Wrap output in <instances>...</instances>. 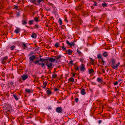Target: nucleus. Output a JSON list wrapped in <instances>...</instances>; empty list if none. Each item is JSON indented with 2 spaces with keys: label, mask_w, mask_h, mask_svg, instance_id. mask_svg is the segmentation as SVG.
Here are the masks:
<instances>
[{
  "label": "nucleus",
  "mask_w": 125,
  "mask_h": 125,
  "mask_svg": "<svg viewBox=\"0 0 125 125\" xmlns=\"http://www.w3.org/2000/svg\"><path fill=\"white\" fill-rule=\"evenodd\" d=\"M13 96L14 97L16 100H18L19 98L17 97V96L15 94H13Z\"/></svg>",
  "instance_id": "obj_31"
},
{
  "label": "nucleus",
  "mask_w": 125,
  "mask_h": 125,
  "mask_svg": "<svg viewBox=\"0 0 125 125\" xmlns=\"http://www.w3.org/2000/svg\"><path fill=\"white\" fill-rule=\"evenodd\" d=\"M22 45L23 46V48L24 49H26L27 48V46L26 45L25 43L23 42L22 43Z\"/></svg>",
  "instance_id": "obj_14"
},
{
  "label": "nucleus",
  "mask_w": 125,
  "mask_h": 125,
  "mask_svg": "<svg viewBox=\"0 0 125 125\" xmlns=\"http://www.w3.org/2000/svg\"><path fill=\"white\" fill-rule=\"evenodd\" d=\"M39 62L41 61V62H43L45 61H48L47 58L46 59H44L43 58H40V60H39Z\"/></svg>",
  "instance_id": "obj_13"
},
{
  "label": "nucleus",
  "mask_w": 125,
  "mask_h": 125,
  "mask_svg": "<svg viewBox=\"0 0 125 125\" xmlns=\"http://www.w3.org/2000/svg\"><path fill=\"white\" fill-rule=\"evenodd\" d=\"M102 122V121L101 120H99L98 121V123L99 124H100L101 122Z\"/></svg>",
  "instance_id": "obj_54"
},
{
  "label": "nucleus",
  "mask_w": 125,
  "mask_h": 125,
  "mask_svg": "<svg viewBox=\"0 0 125 125\" xmlns=\"http://www.w3.org/2000/svg\"><path fill=\"white\" fill-rule=\"evenodd\" d=\"M69 81L70 82H74V79L73 77H71L69 79Z\"/></svg>",
  "instance_id": "obj_23"
},
{
  "label": "nucleus",
  "mask_w": 125,
  "mask_h": 125,
  "mask_svg": "<svg viewBox=\"0 0 125 125\" xmlns=\"http://www.w3.org/2000/svg\"><path fill=\"white\" fill-rule=\"evenodd\" d=\"M34 27V28L38 29V26L36 24L35 25Z\"/></svg>",
  "instance_id": "obj_41"
},
{
  "label": "nucleus",
  "mask_w": 125,
  "mask_h": 125,
  "mask_svg": "<svg viewBox=\"0 0 125 125\" xmlns=\"http://www.w3.org/2000/svg\"><path fill=\"white\" fill-rule=\"evenodd\" d=\"M30 116H29L31 118L33 116V115L31 114H30Z\"/></svg>",
  "instance_id": "obj_53"
},
{
  "label": "nucleus",
  "mask_w": 125,
  "mask_h": 125,
  "mask_svg": "<svg viewBox=\"0 0 125 125\" xmlns=\"http://www.w3.org/2000/svg\"><path fill=\"white\" fill-rule=\"evenodd\" d=\"M103 55L104 57H106L108 56V54L106 52H104L103 54Z\"/></svg>",
  "instance_id": "obj_26"
},
{
  "label": "nucleus",
  "mask_w": 125,
  "mask_h": 125,
  "mask_svg": "<svg viewBox=\"0 0 125 125\" xmlns=\"http://www.w3.org/2000/svg\"><path fill=\"white\" fill-rule=\"evenodd\" d=\"M58 90V88H55V89H54V91H57V90Z\"/></svg>",
  "instance_id": "obj_57"
},
{
  "label": "nucleus",
  "mask_w": 125,
  "mask_h": 125,
  "mask_svg": "<svg viewBox=\"0 0 125 125\" xmlns=\"http://www.w3.org/2000/svg\"><path fill=\"white\" fill-rule=\"evenodd\" d=\"M48 95H50L52 94V92L51 91L49 90H48L46 91Z\"/></svg>",
  "instance_id": "obj_19"
},
{
  "label": "nucleus",
  "mask_w": 125,
  "mask_h": 125,
  "mask_svg": "<svg viewBox=\"0 0 125 125\" xmlns=\"http://www.w3.org/2000/svg\"><path fill=\"white\" fill-rule=\"evenodd\" d=\"M10 111V110H8L7 111V112H9Z\"/></svg>",
  "instance_id": "obj_63"
},
{
  "label": "nucleus",
  "mask_w": 125,
  "mask_h": 125,
  "mask_svg": "<svg viewBox=\"0 0 125 125\" xmlns=\"http://www.w3.org/2000/svg\"><path fill=\"white\" fill-rule=\"evenodd\" d=\"M93 5L95 6H97V3L96 1L94 2V4H93Z\"/></svg>",
  "instance_id": "obj_44"
},
{
  "label": "nucleus",
  "mask_w": 125,
  "mask_h": 125,
  "mask_svg": "<svg viewBox=\"0 0 125 125\" xmlns=\"http://www.w3.org/2000/svg\"><path fill=\"white\" fill-rule=\"evenodd\" d=\"M52 6L53 5V4H50Z\"/></svg>",
  "instance_id": "obj_64"
},
{
  "label": "nucleus",
  "mask_w": 125,
  "mask_h": 125,
  "mask_svg": "<svg viewBox=\"0 0 125 125\" xmlns=\"http://www.w3.org/2000/svg\"><path fill=\"white\" fill-rule=\"evenodd\" d=\"M38 17H36L34 18V20L36 22H38Z\"/></svg>",
  "instance_id": "obj_40"
},
{
  "label": "nucleus",
  "mask_w": 125,
  "mask_h": 125,
  "mask_svg": "<svg viewBox=\"0 0 125 125\" xmlns=\"http://www.w3.org/2000/svg\"><path fill=\"white\" fill-rule=\"evenodd\" d=\"M102 72H103V73H105V71H104V69H102Z\"/></svg>",
  "instance_id": "obj_58"
},
{
  "label": "nucleus",
  "mask_w": 125,
  "mask_h": 125,
  "mask_svg": "<svg viewBox=\"0 0 125 125\" xmlns=\"http://www.w3.org/2000/svg\"><path fill=\"white\" fill-rule=\"evenodd\" d=\"M92 84L93 85H96V83H95V82H92Z\"/></svg>",
  "instance_id": "obj_55"
},
{
  "label": "nucleus",
  "mask_w": 125,
  "mask_h": 125,
  "mask_svg": "<svg viewBox=\"0 0 125 125\" xmlns=\"http://www.w3.org/2000/svg\"><path fill=\"white\" fill-rule=\"evenodd\" d=\"M62 108L61 107H58L55 109L56 111L59 113H62Z\"/></svg>",
  "instance_id": "obj_4"
},
{
  "label": "nucleus",
  "mask_w": 125,
  "mask_h": 125,
  "mask_svg": "<svg viewBox=\"0 0 125 125\" xmlns=\"http://www.w3.org/2000/svg\"><path fill=\"white\" fill-rule=\"evenodd\" d=\"M99 62H101V64L102 65H104V62L103 58H101V59H100L99 61Z\"/></svg>",
  "instance_id": "obj_17"
},
{
  "label": "nucleus",
  "mask_w": 125,
  "mask_h": 125,
  "mask_svg": "<svg viewBox=\"0 0 125 125\" xmlns=\"http://www.w3.org/2000/svg\"><path fill=\"white\" fill-rule=\"evenodd\" d=\"M123 80L121 79H119L118 80V82H120L122 81Z\"/></svg>",
  "instance_id": "obj_56"
},
{
  "label": "nucleus",
  "mask_w": 125,
  "mask_h": 125,
  "mask_svg": "<svg viewBox=\"0 0 125 125\" xmlns=\"http://www.w3.org/2000/svg\"><path fill=\"white\" fill-rule=\"evenodd\" d=\"M35 56L34 55H33L32 56L30 57L29 58V59L30 60V62H31L35 60Z\"/></svg>",
  "instance_id": "obj_8"
},
{
  "label": "nucleus",
  "mask_w": 125,
  "mask_h": 125,
  "mask_svg": "<svg viewBox=\"0 0 125 125\" xmlns=\"http://www.w3.org/2000/svg\"><path fill=\"white\" fill-rule=\"evenodd\" d=\"M97 81L98 82L101 83H102L103 82L102 80V78L100 77L98 78L97 79Z\"/></svg>",
  "instance_id": "obj_11"
},
{
  "label": "nucleus",
  "mask_w": 125,
  "mask_h": 125,
  "mask_svg": "<svg viewBox=\"0 0 125 125\" xmlns=\"http://www.w3.org/2000/svg\"><path fill=\"white\" fill-rule=\"evenodd\" d=\"M97 57L99 59H101V58H102V57L101 55V54H99L97 55Z\"/></svg>",
  "instance_id": "obj_35"
},
{
  "label": "nucleus",
  "mask_w": 125,
  "mask_h": 125,
  "mask_svg": "<svg viewBox=\"0 0 125 125\" xmlns=\"http://www.w3.org/2000/svg\"><path fill=\"white\" fill-rule=\"evenodd\" d=\"M70 64H73V61L72 60H71L70 61Z\"/></svg>",
  "instance_id": "obj_51"
},
{
  "label": "nucleus",
  "mask_w": 125,
  "mask_h": 125,
  "mask_svg": "<svg viewBox=\"0 0 125 125\" xmlns=\"http://www.w3.org/2000/svg\"><path fill=\"white\" fill-rule=\"evenodd\" d=\"M14 9H16L17 10L18 9V6L16 5H14Z\"/></svg>",
  "instance_id": "obj_48"
},
{
  "label": "nucleus",
  "mask_w": 125,
  "mask_h": 125,
  "mask_svg": "<svg viewBox=\"0 0 125 125\" xmlns=\"http://www.w3.org/2000/svg\"><path fill=\"white\" fill-rule=\"evenodd\" d=\"M37 64L38 65H41V66L42 68L44 67V66L45 65V63H37Z\"/></svg>",
  "instance_id": "obj_20"
},
{
  "label": "nucleus",
  "mask_w": 125,
  "mask_h": 125,
  "mask_svg": "<svg viewBox=\"0 0 125 125\" xmlns=\"http://www.w3.org/2000/svg\"><path fill=\"white\" fill-rule=\"evenodd\" d=\"M33 54V52H31L29 54V55L30 56L31 55Z\"/></svg>",
  "instance_id": "obj_50"
},
{
  "label": "nucleus",
  "mask_w": 125,
  "mask_h": 125,
  "mask_svg": "<svg viewBox=\"0 0 125 125\" xmlns=\"http://www.w3.org/2000/svg\"><path fill=\"white\" fill-rule=\"evenodd\" d=\"M2 76H3L4 77L5 76V75L3 73H2Z\"/></svg>",
  "instance_id": "obj_59"
},
{
  "label": "nucleus",
  "mask_w": 125,
  "mask_h": 125,
  "mask_svg": "<svg viewBox=\"0 0 125 125\" xmlns=\"http://www.w3.org/2000/svg\"><path fill=\"white\" fill-rule=\"evenodd\" d=\"M44 9L47 11H49L50 10V8H49L47 6H45L44 7Z\"/></svg>",
  "instance_id": "obj_22"
},
{
  "label": "nucleus",
  "mask_w": 125,
  "mask_h": 125,
  "mask_svg": "<svg viewBox=\"0 0 125 125\" xmlns=\"http://www.w3.org/2000/svg\"><path fill=\"white\" fill-rule=\"evenodd\" d=\"M74 69L76 71H77V70H79L78 67H74Z\"/></svg>",
  "instance_id": "obj_43"
},
{
  "label": "nucleus",
  "mask_w": 125,
  "mask_h": 125,
  "mask_svg": "<svg viewBox=\"0 0 125 125\" xmlns=\"http://www.w3.org/2000/svg\"><path fill=\"white\" fill-rule=\"evenodd\" d=\"M95 30L96 31V30H97V29H94V30H93V31H95Z\"/></svg>",
  "instance_id": "obj_62"
},
{
  "label": "nucleus",
  "mask_w": 125,
  "mask_h": 125,
  "mask_svg": "<svg viewBox=\"0 0 125 125\" xmlns=\"http://www.w3.org/2000/svg\"><path fill=\"white\" fill-rule=\"evenodd\" d=\"M66 53H67V52L68 53L69 55H71L72 54V51H71L70 49H69L68 50L66 51Z\"/></svg>",
  "instance_id": "obj_16"
},
{
  "label": "nucleus",
  "mask_w": 125,
  "mask_h": 125,
  "mask_svg": "<svg viewBox=\"0 0 125 125\" xmlns=\"http://www.w3.org/2000/svg\"><path fill=\"white\" fill-rule=\"evenodd\" d=\"M47 83L46 82H44L43 83V86H42L43 88H44L46 87V86L47 84Z\"/></svg>",
  "instance_id": "obj_29"
},
{
  "label": "nucleus",
  "mask_w": 125,
  "mask_h": 125,
  "mask_svg": "<svg viewBox=\"0 0 125 125\" xmlns=\"http://www.w3.org/2000/svg\"><path fill=\"white\" fill-rule=\"evenodd\" d=\"M72 74H73V73H72ZM75 76V73L73 74V77H74V76Z\"/></svg>",
  "instance_id": "obj_60"
},
{
  "label": "nucleus",
  "mask_w": 125,
  "mask_h": 125,
  "mask_svg": "<svg viewBox=\"0 0 125 125\" xmlns=\"http://www.w3.org/2000/svg\"><path fill=\"white\" fill-rule=\"evenodd\" d=\"M39 60H38V61H34V63L35 64H37V63H39Z\"/></svg>",
  "instance_id": "obj_42"
},
{
  "label": "nucleus",
  "mask_w": 125,
  "mask_h": 125,
  "mask_svg": "<svg viewBox=\"0 0 125 125\" xmlns=\"http://www.w3.org/2000/svg\"><path fill=\"white\" fill-rule=\"evenodd\" d=\"M21 77L22 80L24 81L27 78L28 76L27 75H25L21 76Z\"/></svg>",
  "instance_id": "obj_10"
},
{
  "label": "nucleus",
  "mask_w": 125,
  "mask_h": 125,
  "mask_svg": "<svg viewBox=\"0 0 125 125\" xmlns=\"http://www.w3.org/2000/svg\"><path fill=\"white\" fill-rule=\"evenodd\" d=\"M66 43L67 44L71 46H73L75 45V44L73 42H71L70 43L67 40H66Z\"/></svg>",
  "instance_id": "obj_5"
},
{
  "label": "nucleus",
  "mask_w": 125,
  "mask_h": 125,
  "mask_svg": "<svg viewBox=\"0 0 125 125\" xmlns=\"http://www.w3.org/2000/svg\"><path fill=\"white\" fill-rule=\"evenodd\" d=\"M25 91L26 92H27L28 93H30L31 92V90L30 89H26Z\"/></svg>",
  "instance_id": "obj_28"
},
{
  "label": "nucleus",
  "mask_w": 125,
  "mask_h": 125,
  "mask_svg": "<svg viewBox=\"0 0 125 125\" xmlns=\"http://www.w3.org/2000/svg\"><path fill=\"white\" fill-rule=\"evenodd\" d=\"M44 0H37L35 5H40V3L42 1H43Z\"/></svg>",
  "instance_id": "obj_9"
},
{
  "label": "nucleus",
  "mask_w": 125,
  "mask_h": 125,
  "mask_svg": "<svg viewBox=\"0 0 125 125\" xmlns=\"http://www.w3.org/2000/svg\"><path fill=\"white\" fill-rule=\"evenodd\" d=\"M35 101V99H32V101H33V102H34V101Z\"/></svg>",
  "instance_id": "obj_61"
},
{
  "label": "nucleus",
  "mask_w": 125,
  "mask_h": 125,
  "mask_svg": "<svg viewBox=\"0 0 125 125\" xmlns=\"http://www.w3.org/2000/svg\"><path fill=\"white\" fill-rule=\"evenodd\" d=\"M33 20H30L29 22V24L30 25H31L33 24Z\"/></svg>",
  "instance_id": "obj_30"
},
{
  "label": "nucleus",
  "mask_w": 125,
  "mask_h": 125,
  "mask_svg": "<svg viewBox=\"0 0 125 125\" xmlns=\"http://www.w3.org/2000/svg\"><path fill=\"white\" fill-rule=\"evenodd\" d=\"M30 1L31 2L34 3L35 5L36 0H30Z\"/></svg>",
  "instance_id": "obj_32"
},
{
  "label": "nucleus",
  "mask_w": 125,
  "mask_h": 125,
  "mask_svg": "<svg viewBox=\"0 0 125 125\" xmlns=\"http://www.w3.org/2000/svg\"><path fill=\"white\" fill-rule=\"evenodd\" d=\"M47 61L51 62H54L56 60L55 59L50 57H48L47 58Z\"/></svg>",
  "instance_id": "obj_7"
},
{
  "label": "nucleus",
  "mask_w": 125,
  "mask_h": 125,
  "mask_svg": "<svg viewBox=\"0 0 125 125\" xmlns=\"http://www.w3.org/2000/svg\"><path fill=\"white\" fill-rule=\"evenodd\" d=\"M59 24L60 25H61L62 24V20L61 19H59Z\"/></svg>",
  "instance_id": "obj_38"
},
{
  "label": "nucleus",
  "mask_w": 125,
  "mask_h": 125,
  "mask_svg": "<svg viewBox=\"0 0 125 125\" xmlns=\"http://www.w3.org/2000/svg\"><path fill=\"white\" fill-rule=\"evenodd\" d=\"M85 70V65L83 64H81L80 66V70L81 71H84Z\"/></svg>",
  "instance_id": "obj_6"
},
{
  "label": "nucleus",
  "mask_w": 125,
  "mask_h": 125,
  "mask_svg": "<svg viewBox=\"0 0 125 125\" xmlns=\"http://www.w3.org/2000/svg\"><path fill=\"white\" fill-rule=\"evenodd\" d=\"M77 53L79 55H80L81 54H82V52H81L79 51L78 50V49H77Z\"/></svg>",
  "instance_id": "obj_34"
},
{
  "label": "nucleus",
  "mask_w": 125,
  "mask_h": 125,
  "mask_svg": "<svg viewBox=\"0 0 125 125\" xmlns=\"http://www.w3.org/2000/svg\"><path fill=\"white\" fill-rule=\"evenodd\" d=\"M20 29L19 28H17L16 29L15 31V32L17 34H18L20 32Z\"/></svg>",
  "instance_id": "obj_18"
},
{
  "label": "nucleus",
  "mask_w": 125,
  "mask_h": 125,
  "mask_svg": "<svg viewBox=\"0 0 125 125\" xmlns=\"http://www.w3.org/2000/svg\"><path fill=\"white\" fill-rule=\"evenodd\" d=\"M81 93L82 94L84 95L86 94L85 90L84 89H82L81 91Z\"/></svg>",
  "instance_id": "obj_15"
},
{
  "label": "nucleus",
  "mask_w": 125,
  "mask_h": 125,
  "mask_svg": "<svg viewBox=\"0 0 125 125\" xmlns=\"http://www.w3.org/2000/svg\"><path fill=\"white\" fill-rule=\"evenodd\" d=\"M8 58V57L7 56L2 58L1 59V62L3 64H6V61Z\"/></svg>",
  "instance_id": "obj_3"
},
{
  "label": "nucleus",
  "mask_w": 125,
  "mask_h": 125,
  "mask_svg": "<svg viewBox=\"0 0 125 125\" xmlns=\"http://www.w3.org/2000/svg\"><path fill=\"white\" fill-rule=\"evenodd\" d=\"M46 65L48 67V69L51 70L54 66V64L52 62L48 61L45 62Z\"/></svg>",
  "instance_id": "obj_2"
},
{
  "label": "nucleus",
  "mask_w": 125,
  "mask_h": 125,
  "mask_svg": "<svg viewBox=\"0 0 125 125\" xmlns=\"http://www.w3.org/2000/svg\"><path fill=\"white\" fill-rule=\"evenodd\" d=\"M57 75L56 74H54L52 76V77L53 78H56L57 77Z\"/></svg>",
  "instance_id": "obj_37"
},
{
  "label": "nucleus",
  "mask_w": 125,
  "mask_h": 125,
  "mask_svg": "<svg viewBox=\"0 0 125 125\" xmlns=\"http://www.w3.org/2000/svg\"><path fill=\"white\" fill-rule=\"evenodd\" d=\"M9 84L11 85H12L13 84V83L12 81H11L10 82Z\"/></svg>",
  "instance_id": "obj_45"
},
{
  "label": "nucleus",
  "mask_w": 125,
  "mask_h": 125,
  "mask_svg": "<svg viewBox=\"0 0 125 125\" xmlns=\"http://www.w3.org/2000/svg\"><path fill=\"white\" fill-rule=\"evenodd\" d=\"M94 72V70L93 69H89V72L90 74H91L92 73H93V72Z\"/></svg>",
  "instance_id": "obj_24"
},
{
  "label": "nucleus",
  "mask_w": 125,
  "mask_h": 125,
  "mask_svg": "<svg viewBox=\"0 0 125 125\" xmlns=\"http://www.w3.org/2000/svg\"><path fill=\"white\" fill-rule=\"evenodd\" d=\"M102 5L103 7H106L107 6V4L106 3H102Z\"/></svg>",
  "instance_id": "obj_33"
},
{
  "label": "nucleus",
  "mask_w": 125,
  "mask_h": 125,
  "mask_svg": "<svg viewBox=\"0 0 125 125\" xmlns=\"http://www.w3.org/2000/svg\"><path fill=\"white\" fill-rule=\"evenodd\" d=\"M89 59L91 60V61L92 62H93L94 61V60L92 58H90Z\"/></svg>",
  "instance_id": "obj_47"
},
{
  "label": "nucleus",
  "mask_w": 125,
  "mask_h": 125,
  "mask_svg": "<svg viewBox=\"0 0 125 125\" xmlns=\"http://www.w3.org/2000/svg\"><path fill=\"white\" fill-rule=\"evenodd\" d=\"M115 60L114 58H112L111 59V62L112 63L111 66L112 67V68L114 69H115L119 65L120 63L119 62L116 64L115 65Z\"/></svg>",
  "instance_id": "obj_1"
},
{
  "label": "nucleus",
  "mask_w": 125,
  "mask_h": 125,
  "mask_svg": "<svg viewBox=\"0 0 125 125\" xmlns=\"http://www.w3.org/2000/svg\"><path fill=\"white\" fill-rule=\"evenodd\" d=\"M22 24L23 25H25L27 23V22L25 20H23L22 21Z\"/></svg>",
  "instance_id": "obj_25"
},
{
  "label": "nucleus",
  "mask_w": 125,
  "mask_h": 125,
  "mask_svg": "<svg viewBox=\"0 0 125 125\" xmlns=\"http://www.w3.org/2000/svg\"><path fill=\"white\" fill-rule=\"evenodd\" d=\"M37 36V35L36 34L33 32L32 33V35L31 36V37L33 38H36Z\"/></svg>",
  "instance_id": "obj_12"
},
{
  "label": "nucleus",
  "mask_w": 125,
  "mask_h": 125,
  "mask_svg": "<svg viewBox=\"0 0 125 125\" xmlns=\"http://www.w3.org/2000/svg\"><path fill=\"white\" fill-rule=\"evenodd\" d=\"M79 99L78 98H76L75 99V101L76 103L78 101Z\"/></svg>",
  "instance_id": "obj_46"
},
{
  "label": "nucleus",
  "mask_w": 125,
  "mask_h": 125,
  "mask_svg": "<svg viewBox=\"0 0 125 125\" xmlns=\"http://www.w3.org/2000/svg\"><path fill=\"white\" fill-rule=\"evenodd\" d=\"M15 47V46L14 45H13L10 47V49L12 50H13Z\"/></svg>",
  "instance_id": "obj_39"
},
{
  "label": "nucleus",
  "mask_w": 125,
  "mask_h": 125,
  "mask_svg": "<svg viewBox=\"0 0 125 125\" xmlns=\"http://www.w3.org/2000/svg\"><path fill=\"white\" fill-rule=\"evenodd\" d=\"M61 56L60 55H59L56 56H54V57H55L56 59L58 60L60 58H61Z\"/></svg>",
  "instance_id": "obj_21"
},
{
  "label": "nucleus",
  "mask_w": 125,
  "mask_h": 125,
  "mask_svg": "<svg viewBox=\"0 0 125 125\" xmlns=\"http://www.w3.org/2000/svg\"><path fill=\"white\" fill-rule=\"evenodd\" d=\"M118 82H116L115 83H114V85H116L117 84H118Z\"/></svg>",
  "instance_id": "obj_49"
},
{
  "label": "nucleus",
  "mask_w": 125,
  "mask_h": 125,
  "mask_svg": "<svg viewBox=\"0 0 125 125\" xmlns=\"http://www.w3.org/2000/svg\"><path fill=\"white\" fill-rule=\"evenodd\" d=\"M63 45V46L62 47V49L63 51H65L66 49V47H64V44L63 43L62 44Z\"/></svg>",
  "instance_id": "obj_27"
},
{
  "label": "nucleus",
  "mask_w": 125,
  "mask_h": 125,
  "mask_svg": "<svg viewBox=\"0 0 125 125\" xmlns=\"http://www.w3.org/2000/svg\"><path fill=\"white\" fill-rule=\"evenodd\" d=\"M55 47L56 48H57L59 46L58 43H56L54 45Z\"/></svg>",
  "instance_id": "obj_36"
},
{
  "label": "nucleus",
  "mask_w": 125,
  "mask_h": 125,
  "mask_svg": "<svg viewBox=\"0 0 125 125\" xmlns=\"http://www.w3.org/2000/svg\"><path fill=\"white\" fill-rule=\"evenodd\" d=\"M64 20L66 22H68V20L66 18L65 19H64Z\"/></svg>",
  "instance_id": "obj_52"
}]
</instances>
